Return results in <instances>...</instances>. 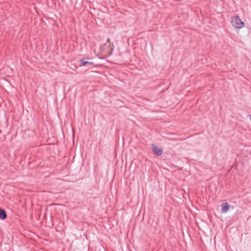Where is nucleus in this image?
<instances>
[{
	"label": "nucleus",
	"instance_id": "f257e3e1",
	"mask_svg": "<svg viewBox=\"0 0 251 251\" xmlns=\"http://www.w3.org/2000/svg\"><path fill=\"white\" fill-rule=\"evenodd\" d=\"M232 25L236 28H241L245 26V24L238 16H234L231 18Z\"/></svg>",
	"mask_w": 251,
	"mask_h": 251
},
{
	"label": "nucleus",
	"instance_id": "f03ea898",
	"mask_svg": "<svg viewBox=\"0 0 251 251\" xmlns=\"http://www.w3.org/2000/svg\"><path fill=\"white\" fill-rule=\"evenodd\" d=\"M152 151L154 154L157 156L162 155L163 151L161 149H159L154 144H152Z\"/></svg>",
	"mask_w": 251,
	"mask_h": 251
},
{
	"label": "nucleus",
	"instance_id": "7ed1b4c3",
	"mask_svg": "<svg viewBox=\"0 0 251 251\" xmlns=\"http://www.w3.org/2000/svg\"><path fill=\"white\" fill-rule=\"evenodd\" d=\"M229 208V205L227 202H225L221 205V212L226 213Z\"/></svg>",
	"mask_w": 251,
	"mask_h": 251
},
{
	"label": "nucleus",
	"instance_id": "20e7f679",
	"mask_svg": "<svg viewBox=\"0 0 251 251\" xmlns=\"http://www.w3.org/2000/svg\"><path fill=\"white\" fill-rule=\"evenodd\" d=\"M7 217V214L4 210L0 209V219L3 220Z\"/></svg>",
	"mask_w": 251,
	"mask_h": 251
},
{
	"label": "nucleus",
	"instance_id": "39448f33",
	"mask_svg": "<svg viewBox=\"0 0 251 251\" xmlns=\"http://www.w3.org/2000/svg\"><path fill=\"white\" fill-rule=\"evenodd\" d=\"M81 65L83 66H86L87 64L92 65L93 64V62H89L85 60V58H81L80 59Z\"/></svg>",
	"mask_w": 251,
	"mask_h": 251
},
{
	"label": "nucleus",
	"instance_id": "423d86ee",
	"mask_svg": "<svg viewBox=\"0 0 251 251\" xmlns=\"http://www.w3.org/2000/svg\"><path fill=\"white\" fill-rule=\"evenodd\" d=\"M250 119H251V117H250Z\"/></svg>",
	"mask_w": 251,
	"mask_h": 251
}]
</instances>
